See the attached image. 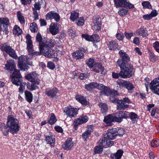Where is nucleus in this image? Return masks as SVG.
Segmentation results:
<instances>
[{
	"label": "nucleus",
	"instance_id": "nucleus-60",
	"mask_svg": "<svg viewBox=\"0 0 159 159\" xmlns=\"http://www.w3.org/2000/svg\"><path fill=\"white\" fill-rule=\"evenodd\" d=\"M36 40L39 43V44L41 43L42 44V38L41 34L39 32H38L36 36Z\"/></svg>",
	"mask_w": 159,
	"mask_h": 159
},
{
	"label": "nucleus",
	"instance_id": "nucleus-5",
	"mask_svg": "<svg viewBox=\"0 0 159 159\" xmlns=\"http://www.w3.org/2000/svg\"><path fill=\"white\" fill-rule=\"evenodd\" d=\"M2 51H4L11 57L16 59L17 57L15 51L6 43L3 44L1 48Z\"/></svg>",
	"mask_w": 159,
	"mask_h": 159
},
{
	"label": "nucleus",
	"instance_id": "nucleus-6",
	"mask_svg": "<svg viewBox=\"0 0 159 159\" xmlns=\"http://www.w3.org/2000/svg\"><path fill=\"white\" fill-rule=\"evenodd\" d=\"M13 71L11 81L13 84L18 85L20 83L21 80H22L21 75L18 70L15 69Z\"/></svg>",
	"mask_w": 159,
	"mask_h": 159
},
{
	"label": "nucleus",
	"instance_id": "nucleus-63",
	"mask_svg": "<svg viewBox=\"0 0 159 159\" xmlns=\"http://www.w3.org/2000/svg\"><path fill=\"white\" fill-rule=\"evenodd\" d=\"M93 36V42H97L99 41V35L97 34H94L92 35Z\"/></svg>",
	"mask_w": 159,
	"mask_h": 159
},
{
	"label": "nucleus",
	"instance_id": "nucleus-20",
	"mask_svg": "<svg viewBox=\"0 0 159 159\" xmlns=\"http://www.w3.org/2000/svg\"><path fill=\"white\" fill-rule=\"evenodd\" d=\"M59 29L57 23H52L50 26L49 31L52 35H55L59 32Z\"/></svg>",
	"mask_w": 159,
	"mask_h": 159
},
{
	"label": "nucleus",
	"instance_id": "nucleus-4",
	"mask_svg": "<svg viewBox=\"0 0 159 159\" xmlns=\"http://www.w3.org/2000/svg\"><path fill=\"white\" fill-rule=\"evenodd\" d=\"M39 48L40 52H42L44 55L47 57H53V54L54 51L52 50V49L46 45V44L45 43L41 44L39 43Z\"/></svg>",
	"mask_w": 159,
	"mask_h": 159
},
{
	"label": "nucleus",
	"instance_id": "nucleus-1",
	"mask_svg": "<svg viewBox=\"0 0 159 159\" xmlns=\"http://www.w3.org/2000/svg\"><path fill=\"white\" fill-rule=\"evenodd\" d=\"M7 126L8 128V131L13 134L17 133L20 127L18 120L10 115L7 117Z\"/></svg>",
	"mask_w": 159,
	"mask_h": 159
},
{
	"label": "nucleus",
	"instance_id": "nucleus-27",
	"mask_svg": "<svg viewBox=\"0 0 159 159\" xmlns=\"http://www.w3.org/2000/svg\"><path fill=\"white\" fill-rule=\"evenodd\" d=\"M46 141L47 143L54 146L55 142V137L53 135L48 136L46 138Z\"/></svg>",
	"mask_w": 159,
	"mask_h": 159
},
{
	"label": "nucleus",
	"instance_id": "nucleus-43",
	"mask_svg": "<svg viewBox=\"0 0 159 159\" xmlns=\"http://www.w3.org/2000/svg\"><path fill=\"white\" fill-rule=\"evenodd\" d=\"M82 36L83 38L87 41L93 42V36H92V35H89L87 34H83Z\"/></svg>",
	"mask_w": 159,
	"mask_h": 159
},
{
	"label": "nucleus",
	"instance_id": "nucleus-7",
	"mask_svg": "<svg viewBox=\"0 0 159 159\" xmlns=\"http://www.w3.org/2000/svg\"><path fill=\"white\" fill-rule=\"evenodd\" d=\"M102 136L101 139L98 141L99 146L106 148L113 145L114 144L113 141H111L110 139H108V138L103 135Z\"/></svg>",
	"mask_w": 159,
	"mask_h": 159
},
{
	"label": "nucleus",
	"instance_id": "nucleus-46",
	"mask_svg": "<svg viewBox=\"0 0 159 159\" xmlns=\"http://www.w3.org/2000/svg\"><path fill=\"white\" fill-rule=\"evenodd\" d=\"M128 11L125 9L121 8L120 9L118 12V14L121 16H124L127 14Z\"/></svg>",
	"mask_w": 159,
	"mask_h": 159
},
{
	"label": "nucleus",
	"instance_id": "nucleus-44",
	"mask_svg": "<svg viewBox=\"0 0 159 159\" xmlns=\"http://www.w3.org/2000/svg\"><path fill=\"white\" fill-rule=\"evenodd\" d=\"M9 24V21L8 19L7 18H2L1 22V25H3V26H6L7 27V26Z\"/></svg>",
	"mask_w": 159,
	"mask_h": 159
},
{
	"label": "nucleus",
	"instance_id": "nucleus-12",
	"mask_svg": "<svg viewBox=\"0 0 159 159\" xmlns=\"http://www.w3.org/2000/svg\"><path fill=\"white\" fill-rule=\"evenodd\" d=\"M78 109L77 108H70L69 107H66L64 110V113L70 117H74L78 114Z\"/></svg>",
	"mask_w": 159,
	"mask_h": 159
},
{
	"label": "nucleus",
	"instance_id": "nucleus-19",
	"mask_svg": "<svg viewBox=\"0 0 159 159\" xmlns=\"http://www.w3.org/2000/svg\"><path fill=\"white\" fill-rule=\"evenodd\" d=\"M93 130V126H88L87 127V130L82 135V139L84 141H86L89 136L90 135L91 133Z\"/></svg>",
	"mask_w": 159,
	"mask_h": 159
},
{
	"label": "nucleus",
	"instance_id": "nucleus-38",
	"mask_svg": "<svg viewBox=\"0 0 159 159\" xmlns=\"http://www.w3.org/2000/svg\"><path fill=\"white\" fill-rule=\"evenodd\" d=\"M19 68L20 70L25 71V70H28L29 69V67L26 63H18Z\"/></svg>",
	"mask_w": 159,
	"mask_h": 159
},
{
	"label": "nucleus",
	"instance_id": "nucleus-17",
	"mask_svg": "<svg viewBox=\"0 0 159 159\" xmlns=\"http://www.w3.org/2000/svg\"><path fill=\"white\" fill-rule=\"evenodd\" d=\"M46 18L47 20L54 19L57 22H58L60 19V16L59 14L54 11H51L48 13L46 15Z\"/></svg>",
	"mask_w": 159,
	"mask_h": 159
},
{
	"label": "nucleus",
	"instance_id": "nucleus-13",
	"mask_svg": "<svg viewBox=\"0 0 159 159\" xmlns=\"http://www.w3.org/2000/svg\"><path fill=\"white\" fill-rule=\"evenodd\" d=\"M58 92V90L56 88H54L52 89L46 88L45 91V94L48 97L53 98L56 95Z\"/></svg>",
	"mask_w": 159,
	"mask_h": 159
},
{
	"label": "nucleus",
	"instance_id": "nucleus-34",
	"mask_svg": "<svg viewBox=\"0 0 159 159\" xmlns=\"http://www.w3.org/2000/svg\"><path fill=\"white\" fill-rule=\"evenodd\" d=\"M79 14L74 11H72L70 14V18L72 21H74L79 17Z\"/></svg>",
	"mask_w": 159,
	"mask_h": 159
},
{
	"label": "nucleus",
	"instance_id": "nucleus-21",
	"mask_svg": "<svg viewBox=\"0 0 159 159\" xmlns=\"http://www.w3.org/2000/svg\"><path fill=\"white\" fill-rule=\"evenodd\" d=\"M74 144L72 139L69 138L66 140L64 144L62 145V147L64 149L68 150L71 149L73 146Z\"/></svg>",
	"mask_w": 159,
	"mask_h": 159
},
{
	"label": "nucleus",
	"instance_id": "nucleus-50",
	"mask_svg": "<svg viewBox=\"0 0 159 159\" xmlns=\"http://www.w3.org/2000/svg\"><path fill=\"white\" fill-rule=\"evenodd\" d=\"M18 63H27V59L25 56L19 57L18 58Z\"/></svg>",
	"mask_w": 159,
	"mask_h": 159
},
{
	"label": "nucleus",
	"instance_id": "nucleus-58",
	"mask_svg": "<svg viewBox=\"0 0 159 159\" xmlns=\"http://www.w3.org/2000/svg\"><path fill=\"white\" fill-rule=\"evenodd\" d=\"M101 146H97L94 149V152L95 153H101L103 150L102 148L101 147Z\"/></svg>",
	"mask_w": 159,
	"mask_h": 159
},
{
	"label": "nucleus",
	"instance_id": "nucleus-61",
	"mask_svg": "<svg viewBox=\"0 0 159 159\" xmlns=\"http://www.w3.org/2000/svg\"><path fill=\"white\" fill-rule=\"evenodd\" d=\"M33 11L34 18L35 20H36L39 19V15L36 9L34 8H33Z\"/></svg>",
	"mask_w": 159,
	"mask_h": 159
},
{
	"label": "nucleus",
	"instance_id": "nucleus-59",
	"mask_svg": "<svg viewBox=\"0 0 159 159\" xmlns=\"http://www.w3.org/2000/svg\"><path fill=\"white\" fill-rule=\"evenodd\" d=\"M76 23L77 25L79 26L83 25L84 24V20L83 17H80Z\"/></svg>",
	"mask_w": 159,
	"mask_h": 159
},
{
	"label": "nucleus",
	"instance_id": "nucleus-62",
	"mask_svg": "<svg viewBox=\"0 0 159 159\" xmlns=\"http://www.w3.org/2000/svg\"><path fill=\"white\" fill-rule=\"evenodd\" d=\"M151 144L153 147H156L159 145V142L156 140H153L151 143Z\"/></svg>",
	"mask_w": 159,
	"mask_h": 159
},
{
	"label": "nucleus",
	"instance_id": "nucleus-16",
	"mask_svg": "<svg viewBox=\"0 0 159 159\" xmlns=\"http://www.w3.org/2000/svg\"><path fill=\"white\" fill-rule=\"evenodd\" d=\"M93 27L94 29L99 30L101 29V20L99 16L94 17L93 18Z\"/></svg>",
	"mask_w": 159,
	"mask_h": 159
},
{
	"label": "nucleus",
	"instance_id": "nucleus-42",
	"mask_svg": "<svg viewBox=\"0 0 159 159\" xmlns=\"http://www.w3.org/2000/svg\"><path fill=\"white\" fill-rule=\"evenodd\" d=\"M116 130V134L117 136L119 135L120 136L123 135L125 133V131L122 128H120L118 129H115Z\"/></svg>",
	"mask_w": 159,
	"mask_h": 159
},
{
	"label": "nucleus",
	"instance_id": "nucleus-18",
	"mask_svg": "<svg viewBox=\"0 0 159 159\" xmlns=\"http://www.w3.org/2000/svg\"><path fill=\"white\" fill-rule=\"evenodd\" d=\"M96 89L101 90V94L107 95L110 93L109 89L101 84L98 83Z\"/></svg>",
	"mask_w": 159,
	"mask_h": 159
},
{
	"label": "nucleus",
	"instance_id": "nucleus-26",
	"mask_svg": "<svg viewBox=\"0 0 159 159\" xmlns=\"http://www.w3.org/2000/svg\"><path fill=\"white\" fill-rule=\"evenodd\" d=\"M72 56L75 59H79L83 58L84 54L82 51H77L73 53Z\"/></svg>",
	"mask_w": 159,
	"mask_h": 159
},
{
	"label": "nucleus",
	"instance_id": "nucleus-41",
	"mask_svg": "<svg viewBox=\"0 0 159 159\" xmlns=\"http://www.w3.org/2000/svg\"><path fill=\"white\" fill-rule=\"evenodd\" d=\"M95 62L93 59L90 58L86 61V64L90 68L93 67L95 64Z\"/></svg>",
	"mask_w": 159,
	"mask_h": 159
},
{
	"label": "nucleus",
	"instance_id": "nucleus-53",
	"mask_svg": "<svg viewBox=\"0 0 159 159\" xmlns=\"http://www.w3.org/2000/svg\"><path fill=\"white\" fill-rule=\"evenodd\" d=\"M45 43L46 44V45L51 48L55 44L56 42L54 40L50 39L48 41L46 42Z\"/></svg>",
	"mask_w": 159,
	"mask_h": 159
},
{
	"label": "nucleus",
	"instance_id": "nucleus-51",
	"mask_svg": "<svg viewBox=\"0 0 159 159\" xmlns=\"http://www.w3.org/2000/svg\"><path fill=\"white\" fill-rule=\"evenodd\" d=\"M27 43V48L29 52H30L31 53H33V45L32 44V42H26Z\"/></svg>",
	"mask_w": 159,
	"mask_h": 159
},
{
	"label": "nucleus",
	"instance_id": "nucleus-40",
	"mask_svg": "<svg viewBox=\"0 0 159 159\" xmlns=\"http://www.w3.org/2000/svg\"><path fill=\"white\" fill-rule=\"evenodd\" d=\"M14 34L17 35H20L22 32V30L16 25H15L13 29Z\"/></svg>",
	"mask_w": 159,
	"mask_h": 159
},
{
	"label": "nucleus",
	"instance_id": "nucleus-37",
	"mask_svg": "<svg viewBox=\"0 0 159 159\" xmlns=\"http://www.w3.org/2000/svg\"><path fill=\"white\" fill-rule=\"evenodd\" d=\"M30 29L32 32L34 33L37 31L38 28L36 23L33 22L30 24Z\"/></svg>",
	"mask_w": 159,
	"mask_h": 159
},
{
	"label": "nucleus",
	"instance_id": "nucleus-64",
	"mask_svg": "<svg viewBox=\"0 0 159 159\" xmlns=\"http://www.w3.org/2000/svg\"><path fill=\"white\" fill-rule=\"evenodd\" d=\"M116 37L118 40H121L123 39L124 36L123 33H118L116 34Z\"/></svg>",
	"mask_w": 159,
	"mask_h": 159
},
{
	"label": "nucleus",
	"instance_id": "nucleus-14",
	"mask_svg": "<svg viewBox=\"0 0 159 159\" xmlns=\"http://www.w3.org/2000/svg\"><path fill=\"white\" fill-rule=\"evenodd\" d=\"M116 129H111L108 130L107 133H104L103 135L108 138V139L110 140L114 139L116 136L117 134H116Z\"/></svg>",
	"mask_w": 159,
	"mask_h": 159
},
{
	"label": "nucleus",
	"instance_id": "nucleus-55",
	"mask_svg": "<svg viewBox=\"0 0 159 159\" xmlns=\"http://www.w3.org/2000/svg\"><path fill=\"white\" fill-rule=\"evenodd\" d=\"M69 34L72 38L76 36V34L75 30L70 28L69 29Z\"/></svg>",
	"mask_w": 159,
	"mask_h": 159
},
{
	"label": "nucleus",
	"instance_id": "nucleus-39",
	"mask_svg": "<svg viewBox=\"0 0 159 159\" xmlns=\"http://www.w3.org/2000/svg\"><path fill=\"white\" fill-rule=\"evenodd\" d=\"M125 86L129 92V93L132 92V90H133L134 88L132 84L128 81H127Z\"/></svg>",
	"mask_w": 159,
	"mask_h": 159
},
{
	"label": "nucleus",
	"instance_id": "nucleus-28",
	"mask_svg": "<svg viewBox=\"0 0 159 159\" xmlns=\"http://www.w3.org/2000/svg\"><path fill=\"white\" fill-rule=\"evenodd\" d=\"M123 152L120 150H119L115 154H112L111 155V159H120L123 154Z\"/></svg>",
	"mask_w": 159,
	"mask_h": 159
},
{
	"label": "nucleus",
	"instance_id": "nucleus-56",
	"mask_svg": "<svg viewBox=\"0 0 159 159\" xmlns=\"http://www.w3.org/2000/svg\"><path fill=\"white\" fill-rule=\"evenodd\" d=\"M153 47L155 50L159 53V42L156 41L153 44Z\"/></svg>",
	"mask_w": 159,
	"mask_h": 159
},
{
	"label": "nucleus",
	"instance_id": "nucleus-22",
	"mask_svg": "<svg viewBox=\"0 0 159 159\" xmlns=\"http://www.w3.org/2000/svg\"><path fill=\"white\" fill-rule=\"evenodd\" d=\"M16 66L14 60H11L7 61V62L5 64V69L7 70H10L13 71L15 68Z\"/></svg>",
	"mask_w": 159,
	"mask_h": 159
},
{
	"label": "nucleus",
	"instance_id": "nucleus-36",
	"mask_svg": "<svg viewBox=\"0 0 159 159\" xmlns=\"http://www.w3.org/2000/svg\"><path fill=\"white\" fill-rule=\"evenodd\" d=\"M20 83L16 86L20 85V88L19 89V92L21 93H22L23 91L25 89V86L26 84V83L22 82V80H21Z\"/></svg>",
	"mask_w": 159,
	"mask_h": 159
},
{
	"label": "nucleus",
	"instance_id": "nucleus-2",
	"mask_svg": "<svg viewBox=\"0 0 159 159\" xmlns=\"http://www.w3.org/2000/svg\"><path fill=\"white\" fill-rule=\"evenodd\" d=\"M119 67L120 69L121 77L122 78H129L132 76L134 73V69L131 64Z\"/></svg>",
	"mask_w": 159,
	"mask_h": 159
},
{
	"label": "nucleus",
	"instance_id": "nucleus-35",
	"mask_svg": "<svg viewBox=\"0 0 159 159\" xmlns=\"http://www.w3.org/2000/svg\"><path fill=\"white\" fill-rule=\"evenodd\" d=\"M17 15L18 20L20 23L21 24H25V20L24 17L20 11H18L17 12Z\"/></svg>",
	"mask_w": 159,
	"mask_h": 159
},
{
	"label": "nucleus",
	"instance_id": "nucleus-54",
	"mask_svg": "<svg viewBox=\"0 0 159 159\" xmlns=\"http://www.w3.org/2000/svg\"><path fill=\"white\" fill-rule=\"evenodd\" d=\"M95 67H96L98 70L100 71L101 74H103L104 68L102 66L101 64L99 63H97L95 64Z\"/></svg>",
	"mask_w": 159,
	"mask_h": 159
},
{
	"label": "nucleus",
	"instance_id": "nucleus-23",
	"mask_svg": "<svg viewBox=\"0 0 159 159\" xmlns=\"http://www.w3.org/2000/svg\"><path fill=\"white\" fill-rule=\"evenodd\" d=\"M116 103L117 104L116 109L117 110L124 109L129 107V105L125 104L122 100L118 99L117 100Z\"/></svg>",
	"mask_w": 159,
	"mask_h": 159
},
{
	"label": "nucleus",
	"instance_id": "nucleus-9",
	"mask_svg": "<svg viewBox=\"0 0 159 159\" xmlns=\"http://www.w3.org/2000/svg\"><path fill=\"white\" fill-rule=\"evenodd\" d=\"M150 85V88L153 92L159 95V77L154 79Z\"/></svg>",
	"mask_w": 159,
	"mask_h": 159
},
{
	"label": "nucleus",
	"instance_id": "nucleus-24",
	"mask_svg": "<svg viewBox=\"0 0 159 159\" xmlns=\"http://www.w3.org/2000/svg\"><path fill=\"white\" fill-rule=\"evenodd\" d=\"M75 98L76 99L82 104L87 105L89 103L86 99L81 95H77L76 96Z\"/></svg>",
	"mask_w": 159,
	"mask_h": 159
},
{
	"label": "nucleus",
	"instance_id": "nucleus-45",
	"mask_svg": "<svg viewBox=\"0 0 159 159\" xmlns=\"http://www.w3.org/2000/svg\"><path fill=\"white\" fill-rule=\"evenodd\" d=\"M142 5L143 6V8L151 9L152 6L150 3L148 1H143L142 2Z\"/></svg>",
	"mask_w": 159,
	"mask_h": 159
},
{
	"label": "nucleus",
	"instance_id": "nucleus-33",
	"mask_svg": "<svg viewBox=\"0 0 159 159\" xmlns=\"http://www.w3.org/2000/svg\"><path fill=\"white\" fill-rule=\"evenodd\" d=\"M25 98L26 100L29 103L31 102L33 100V95L31 93L28 91L25 92Z\"/></svg>",
	"mask_w": 159,
	"mask_h": 159
},
{
	"label": "nucleus",
	"instance_id": "nucleus-11",
	"mask_svg": "<svg viewBox=\"0 0 159 159\" xmlns=\"http://www.w3.org/2000/svg\"><path fill=\"white\" fill-rule=\"evenodd\" d=\"M25 78L32 83L39 84L40 80L37 79V75L35 72H32L25 76Z\"/></svg>",
	"mask_w": 159,
	"mask_h": 159
},
{
	"label": "nucleus",
	"instance_id": "nucleus-31",
	"mask_svg": "<svg viewBox=\"0 0 159 159\" xmlns=\"http://www.w3.org/2000/svg\"><path fill=\"white\" fill-rule=\"evenodd\" d=\"M101 108V111L103 114H106L108 110L107 105L105 103L100 102L98 104Z\"/></svg>",
	"mask_w": 159,
	"mask_h": 159
},
{
	"label": "nucleus",
	"instance_id": "nucleus-32",
	"mask_svg": "<svg viewBox=\"0 0 159 159\" xmlns=\"http://www.w3.org/2000/svg\"><path fill=\"white\" fill-rule=\"evenodd\" d=\"M109 49L111 50H114L117 49L118 44L115 41H111L108 44Z\"/></svg>",
	"mask_w": 159,
	"mask_h": 159
},
{
	"label": "nucleus",
	"instance_id": "nucleus-8",
	"mask_svg": "<svg viewBox=\"0 0 159 159\" xmlns=\"http://www.w3.org/2000/svg\"><path fill=\"white\" fill-rule=\"evenodd\" d=\"M128 112L125 111H119L116 112L114 116L116 120V122L120 123L123 119L128 118Z\"/></svg>",
	"mask_w": 159,
	"mask_h": 159
},
{
	"label": "nucleus",
	"instance_id": "nucleus-47",
	"mask_svg": "<svg viewBox=\"0 0 159 159\" xmlns=\"http://www.w3.org/2000/svg\"><path fill=\"white\" fill-rule=\"evenodd\" d=\"M57 120L54 115L53 114H52L51 116L48 121V123L49 124L52 125L54 124L57 121Z\"/></svg>",
	"mask_w": 159,
	"mask_h": 159
},
{
	"label": "nucleus",
	"instance_id": "nucleus-48",
	"mask_svg": "<svg viewBox=\"0 0 159 159\" xmlns=\"http://www.w3.org/2000/svg\"><path fill=\"white\" fill-rule=\"evenodd\" d=\"M125 6H124V7H125L127 9H130L134 7V6L128 1L127 0H125Z\"/></svg>",
	"mask_w": 159,
	"mask_h": 159
},
{
	"label": "nucleus",
	"instance_id": "nucleus-30",
	"mask_svg": "<svg viewBox=\"0 0 159 159\" xmlns=\"http://www.w3.org/2000/svg\"><path fill=\"white\" fill-rule=\"evenodd\" d=\"M126 0H113L115 6L116 8L123 7L125 6V3Z\"/></svg>",
	"mask_w": 159,
	"mask_h": 159
},
{
	"label": "nucleus",
	"instance_id": "nucleus-25",
	"mask_svg": "<svg viewBox=\"0 0 159 159\" xmlns=\"http://www.w3.org/2000/svg\"><path fill=\"white\" fill-rule=\"evenodd\" d=\"M136 34L137 35L142 36L143 37H146L148 35L147 30L143 27H141L138 30Z\"/></svg>",
	"mask_w": 159,
	"mask_h": 159
},
{
	"label": "nucleus",
	"instance_id": "nucleus-49",
	"mask_svg": "<svg viewBox=\"0 0 159 159\" xmlns=\"http://www.w3.org/2000/svg\"><path fill=\"white\" fill-rule=\"evenodd\" d=\"M128 116H129L131 119L133 121H134L138 119L137 115L134 112H131L129 114L128 113Z\"/></svg>",
	"mask_w": 159,
	"mask_h": 159
},
{
	"label": "nucleus",
	"instance_id": "nucleus-57",
	"mask_svg": "<svg viewBox=\"0 0 159 159\" xmlns=\"http://www.w3.org/2000/svg\"><path fill=\"white\" fill-rule=\"evenodd\" d=\"M127 81L121 80H118L117 81V84L120 86H125Z\"/></svg>",
	"mask_w": 159,
	"mask_h": 159
},
{
	"label": "nucleus",
	"instance_id": "nucleus-29",
	"mask_svg": "<svg viewBox=\"0 0 159 159\" xmlns=\"http://www.w3.org/2000/svg\"><path fill=\"white\" fill-rule=\"evenodd\" d=\"M7 126H6L5 123H2L0 125V130L2 131L4 136H7L9 131L7 129Z\"/></svg>",
	"mask_w": 159,
	"mask_h": 159
},
{
	"label": "nucleus",
	"instance_id": "nucleus-3",
	"mask_svg": "<svg viewBox=\"0 0 159 159\" xmlns=\"http://www.w3.org/2000/svg\"><path fill=\"white\" fill-rule=\"evenodd\" d=\"M119 54L120 56V58L116 61V64L119 66H122L129 65L128 62L130 61V58L129 55L124 50H121Z\"/></svg>",
	"mask_w": 159,
	"mask_h": 159
},
{
	"label": "nucleus",
	"instance_id": "nucleus-15",
	"mask_svg": "<svg viewBox=\"0 0 159 159\" xmlns=\"http://www.w3.org/2000/svg\"><path fill=\"white\" fill-rule=\"evenodd\" d=\"M116 120L114 116L109 114L104 117L103 121L107 124V126H111L113 125L112 122H116Z\"/></svg>",
	"mask_w": 159,
	"mask_h": 159
},
{
	"label": "nucleus",
	"instance_id": "nucleus-52",
	"mask_svg": "<svg viewBox=\"0 0 159 159\" xmlns=\"http://www.w3.org/2000/svg\"><path fill=\"white\" fill-rule=\"evenodd\" d=\"M42 0H39L38 2H35L34 4V8L37 10H39L41 7V5L42 3Z\"/></svg>",
	"mask_w": 159,
	"mask_h": 159
},
{
	"label": "nucleus",
	"instance_id": "nucleus-10",
	"mask_svg": "<svg viewBox=\"0 0 159 159\" xmlns=\"http://www.w3.org/2000/svg\"><path fill=\"white\" fill-rule=\"evenodd\" d=\"M89 118L87 116H81L79 118L75 119L74 121L73 125L75 129L79 125L86 123L88 120Z\"/></svg>",
	"mask_w": 159,
	"mask_h": 159
}]
</instances>
